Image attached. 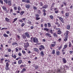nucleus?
Returning a JSON list of instances; mask_svg holds the SVG:
<instances>
[{
	"label": "nucleus",
	"instance_id": "nucleus-1",
	"mask_svg": "<svg viewBox=\"0 0 73 73\" xmlns=\"http://www.w3.org/2000/svg\"><path fill=\"white\" fill-rule=\"evenodd\" d=\"M68 34H69V31H66V33L64 34V35L66 36L65 37V38L64 39V41H66L68 40Z\"/></svg>",
	"mask_w": 73,
	"mask_h": 73
},
{
	"label": "nucleus",
	"instance_id": "nucleus-2",
	"mask_svg": "<svg viewBox=\"0 0 73 73\" xmlns=\"http://www.w3.org/2000/svg\"><path fill=\"white\" fill-rule=\"evenodd\" d=\"M33 41L34 42H36V43H38V39H37L36 38H33Z\"/></svg>",
	"mask_w": 73,
	"mask_h": 73
},
{
	"label": "nucleus",
	"instance_id": "nucleus-3",
	"mask_svg": "<svg viewBox=\"0 0 73 73\" xmlns=\"http://www.w3.org/2000/svg\"><path fill=\"white\" fill-rule=\"evenodd\" d=\"M48 7V5H44L42 7V9H46Z\"/></svg>",
	"mask_w": 73,
	"mask_h": 73
},
{
	"label": "nucleus",
	"instance_id": "nucleus-4",
	"mask_svg": "<svg viewBox=\"0 0 73 73\" xmlns=\"http://www.w3.org/2000/svg\"><path fill=\"white\" fill-rule=\"evenodd\" d=\"M25 35L27 38H30V35H29V33H28V32L26 33H25Z\"/></svg>",
	"mask_w": 73,
	"mask_h": 73
},
{
	"label": "nucleus",
	"instance_id": "nucleus-5",
	"mask_svg": "<svg viewBox=\"0 0 73 73\" xmlns=\"http://www.w3.org/2000/svg\"><path fill=\"white\" fill-rule=\"evenodd\" d=\"M46 35L48 36V37H52V36H51V34L48 33H46Z\"/></svg>",
	"mask_w": 73,
	"mask_h": 73
},
{
	"label": "nucleus",
	"instance_id": "nucleus-6",
	"mask_svg": "<svg viewBox=\"0 0 73 73\" xmlns=\"http://www.w3.org/2000/svg\"><path fill=\"white\" fill-rule=\"evenodd\" d=\"M60 20L63 23H64V19L63 18H62V17H60L59 18Z\"/></svg>",
	"mask_w": 73,
	"mask_h": 73
},
{
	"label": "nucleus",
	"instance_id": "nucleus-7",
	"mask_svg": "<svg viewBox=\"0 0 73 73\" xmlns=\"http://www.w3.org/2000/svg\"><path fill=\"white\" fill-rule=\"evenodd\" d=\"M25 6L26 8H28V9H29V8H30V5H26Z\"/></svg>",
	"mask_w": 73,
	"mask_h": 73
},
{
	"label": "nucleus",
	"instance_id": "nucleus-8",
	"mask_svg": "<svg viewBox=\"0 0 73 73\" xmlns=\"http://www.w3.org/2000/svg\"><path fill=\"white\" fill-rule=\"evenodd\" d=\"M62 60L63 62L64 63V64H66V60H65V58H63Z\"/></svg>",
	"mask_w": 73,
	"mask_h": 73
},
{
	"label": "nucleus",
	"instance_id": "nucleus-9",
	"mask_svg": "<svg viewBox=\"0 0 73 73\" xmlns=\"http://www.w3.org/2000/svg\"><path fill=\"white\" fill-rule=\"evenodd\" d=\"M7 3H8V5L10 6H11V5H12V4H11V1H9Z\"/></svg>",
	"mask_w": 73,
	"mask_h": 73
},
{
	"label": "nucleus",
	"instance_id": "nucleus-10",
	"mask_svg": "<svg viewBox=\"0 0 73 73\" xmlns=\"http://www.w3.org/2000/svg\"><path fill=\"white\" fill-rule=\"evenodd\" d=\"M29 43H28V42H27V45L26 46H25V48H28V46H29Z\"/></svg>",
	"mask_w": 73,
	"mask_h": 73
},
{
	"label": "nucleus",
	"instance_id": "nucleus-11",
	"mask_svg": "<svg viewBox=\"0 0 73 73\" xmlns=\"http://www.w3.org/2000/svg\"><path fill=\"white\" fill-rule=\"evenodd\" d=\"M34 51H35V52H38V49L36 48H34Z\"/></svg>",
	"mask_w": 73,
	"mask_h": 73
},
{
	"label": "nucleus",
	"instance_id": "nucleus-12",
	"mask_svg": "<svg viewBox=\"0 0 73 73\" xmlns=\"http://www.w3.org/2000/svg\"><path fill=\"white\" fill-rule=\"evenodd\" d=\"M3 36H4V37H9V36L8 35L6 34L5 33L3 34Z\"/></svg>",
	"mask_w": 73,
	"mask_h": 73
},
{
	"label": "nucleus",
	"instance_id": "nucleus-13",
	"mask_svg": "<svg viewBox=\"0 0 73 73\" xmlns=\"http://www.w3.org/2000/svg\"><path fill=\"white\" fill-rule=\"evenodd\" d=\"M69 13H66L65 15L66 17H69Z\"/></svg>",
	"mask_w": 73,
	"mask_h": 73
},
{
	"label": "nucleus",
	"instance_id": "nucleus-14",
	"mask_svg": "<svg viewBox=\"0 0 73 73\" xmlns=\"http://www.w3.org/2000/svg\"><path fill=\"white\" fill-rule=\"evenodd\" d=\"M57 33L58 35H60V34H61V30H60L58 31Z\"/></svg>",
	"mask_w": 73,
	"mask_h": 73
},
{
	"label": "nucleus",
	"instance_id": "nucleus-15",
	"mask_svg": "<svg viewBox=\"0 0 73 73\" xmlns=\"http://www.w3.org/2000/svg\"><path fill=\"white\" fill-rule=\"evenodd\" d=\"M18 64H21L22 63V60H20L18 62Z\"/></svg>",
	"mask_w": 73,
	"mask_h": 73
},
{
	"label": "nucleus",
	"instance_id": "nucleus-16",
	"mask_svg": "<svg viewBox=\"0 0 73 73\" xmlns=\"http://www.w3.org/2000/svg\"><path fill=\"white\" fill-rule=\"evenodd\" d=\"M5 20L7 22H9V19L8 18H5Z\"/></svg>",
	"mask_w": 73,
	"mask_h": 73
},
{
	"label": "nucleus",
	"instance_id": "nucleus-17",
	"mask_svg": "<svg viewBox=\"0 0 73 73\" xmlns=\"http://www.w3.org/2000/svg\"><path fill=\"white\" fill-rule=\"evenodd\" d=\"M40 54L42 57H43V56H44V52H43V51H42L40 52Z\"/></svg>",
	"mask_w": 73,
	"mask_h": 73
},
{
	"label": "nucleus",
	"instance_id": "nucleus-18",
	"mask_svg": "<svg viewBox=\"0 0 73 73\" xmlns=\"http://www.w3.org/2000/svg\"><path fill=\"white\" fill-rule=\"evenodd\" d=\"M3 10L5 11H7V8H6V7H5V6H3Z\"/></svg>",
	"mask_w": 73,
	"mask_h": 73
},
{
	"label": "nucleus",
	"instance_id": "nucleus-19",
	"mask_svg": "<svg viewBox=\"0 0 73 73\" xmlns=\"http://www.w3.org/2000/svg\"><path fill=\"white\" fill-rule=\"evenodd\" d=\"M22 38H23V39H25L26 38V36H25L24 34L23 35H22Z\"/></svg>",
	"mask_w": 73,
	"mask_h": 73
},
{
	"label": "nucleus",
	"instance_id": "nucleus-20",
	"mask_svg": "<svg viewBox=\"0 0 73 73\" xmlns=\"http://www.w3.org/2000/svg\"><path fill=\"white\" fill-rule=\"evenodd\" d=\"M25 13V12L24 11H22L21 12V13H20V15L21 16H22L23 15V13Z\"/></svg>",
	"mask_w": 73,
	"mask_h": 73
},
{
	"label": "nucleus",
	"instance_id": "nucleus-21",
	"mask_svg": "<svg viewBox=\"0 0 73 73\" xmlns=\"http://www.w3.org/2000/svg\"><path fill=\"white\" fill-rule=\"evenodd\" d=\"M56 54L57 56H59V55H60V52H59V51H56Z\"/></svg>",
	"mask_w": 73,
	"mask_h": 73
},
{
	"label": "nucleus",
	"instance_id": "nucleus-22",
	"mask_svg": "<svg viewBox=\"0 0 73 73\" xmlns=\"http://www.w3.org/2000/svg\"><path fill=\"white\" fill-rule=\"evenodd\" d=\"M70 26L69 25H67V29H70Z\"/></svg>",
	"mask_w": 73,
	"mask_h": 73
},
{
	"label": "nucleus",
	"instance_id": "nucleus-23",
	"mask_svg": "<svg viewBox=\"0 0 73 73\" xmlns=\"http://www.w3.org/2000/svg\"><path fill=\"white\" fill-rule=\"evenodd\" d=\"M54 36L55 37H57V35L56 34V33H54L53 34Z\"/></svg>",
	"mask_w": 73,
	"mask_h": 73
},
{
	"label": "nucleus",
	"instance_id": "nucleus-24",
	"mask_svg": "<svg viewBox=\"0 0 73 73\" xmlns=\"http://www.w3.org/2000/svg\"><path fill=\"white\" fill-rule=\"evenodd\" d=\"M14 21L13 22V23H15L16 21H17V18H16L15 19H14Z\"/></svg>",
	"mask_w": 73,
	"mask_h": 73
},
{
	"label": "nucleus",
	"instance_id": "nucleus-25",
	"mask_svg": "<svg viewBox=\"0 0 73 73\" xmlns=\"http://www.w3.org/2000/svg\"><path fill=\"white\" fill-rule=\"evenodd\" d=\"M47 24L48 25V27L49 28V27H50V26H51V25L50 24V23H48Z\"/></svg>",
	"mask_w": 73,
	"mask_h": 73
},
{
	"label": "nucleus",
	"instance_id": "nucleus-26",
	"mask_svg": "<svg viewBox=\"0 0 73 73\" xmlns=\"http://www.w3.org/2000/svg\"><path fill=\"white\" fill-rule=\"evenodd\" d=\"M40 47H41L43 49H45V47L44 46L42 45H41L40 46Z\"/></svg>",
	"mask_w": 73,
	"mask_h": 73
},
{
	"label": "nucleus",
	"instance_id": "nucleus-27",
	"mask_svg": "<svg viewBox=\"0 0 73 73\" xmlns=\"http://www.w3.org/2000/svg\"><path fill=\"white\" fill-rule=\"evenodd\" d=\"M16 44H17V43H16V42H13L12 43V45H15Z\"/></svg>",
	"mask_w": 73,
	"mask_h": 73
},
{
	"label": "nucleus",
	"instance_id": "nucleus-28",
	"mask_svg": "<svg viewBox=\"0 0 73 73\" xmlns=\"http://www.w3.org/2000/svg\"><path fill=\"white\" fill-rule=\"evenodd\" d=\"M27 23H28V24L30 25L31 24V22L29 20H28L27 22Z\"/></svg>",
	"mask_w": 73,
	"mask_h": 73
},
{
	"label": "nucleus",
	"instance_id": "nucleus-29",
	"mask_svg": "<svg viewBox=\"0 0 73 73\" xmlns=\"http://www.w3.org/2000/svg\"><path fill=\"white\" fill-rule=\"evenodd\" d=\"M50 17L51 19H53V16L52 15L50 16Z\"/></svg>",
	"mask_w": 73,
	"mask_h": 73
},
{
	"label": "nucleus",
	"instance_id": "nucleus-30",
	"mask_svg": "<svg viewBox=\"0 0 73 73\" xmlns=\"http://www.w3.org/2000/svg\"><path fill=\"white\" fill-rule=\"evenodd\" d=\"M44 31H49V29L47 28H44Z\"/></svg>",
	"mask_w": 73,
	"mask_h": 73
},
{
	"label": "nucleus",
	"instance_id": "nucleus-31",
	"mask_svg": "<svg viewBox=\"0 0 73 73\" xmlns=\"http://www.w3.org/2000/svg\"><path fill=\"white\" fill-rule=\"evenodd\" d=\"M55 46V44H52L51 45V46L52 47H54Z\"/></svg>",
	"mask_w": 73,
	"mask_h": 73
},
{
	"label": "nucleus",
	"instance_id": "nucleus-32",
	"mask_svg": "<svg viewBox=\"0 0 73 73\" xmlns=\"http://www.w3.org/2000/svg\"><path fill=\"white\" fill-rule=\"evenodd\" d=\"M9 63L8 62H7L6 63V67H8L9 66V64H8Z\"/></svg>",
	"mask_w": 73,
	"mask_h": 73
},
{
	"label": "nucleus",
	"instance_id": "nucleus-33",
	"mask_svg": "<svg viewBox=\"0 0 73 73\" xmlns=\"http://www.w3.org/2000/svg\"><path fill=\"white\" fill-rule=\"evenodd\" d=\"M24 25H25V23H22L21 25V27H24Z\"/></svg>",
	"mask_w": 73,
	"mask_h": 73
},
{
	"label": "nucleus",
	"instance_id": "nucleus-34",
	"mask_svg": "<svg viewBox=\"0 0 73 73\" xmlns=\"http://www.w3.org/2000/svg\"><path fill=\"white\" fill-rule=\"evenodd\" d=\"M31 40H30V41H31V42H32V41H33V37H31Z\"/></svg>",
	"mask_w": 73,
	"mask_h": 73
},
{
	"label": "nucleus",
	"instance_id": "nucleus-35",
	"mask_svg": "<svg viewBox=\"0 0 73 73\" xmlns=\"http://www.w3.org/2000/svg\"><path fill=\"white\" fill-rule=\"evenodd\" d=\"M17 38H18V39H20V36L17 35Z\"/></svg>",
	"mask_w": 73,
	"mask_h": 73
},
{
	"label": "nucleus",
	"instance_id": "nucleus-36",
	"mask_svg": "<svg viewBox=\"0 0 73 73\" xmlns=\"http://www.w3.org/2000/svg\"><path fill=\"white\" fill-rule=\"evenodd\" d=\"M5 69L6 70H9V68H8V67H5Z\"/></svg>",
	"mask_w": 73,
	"mask_h": 73
},
{
	"label": "nucleus",
	"instance_id": "nucleus-37",
	"mask_svg": "<svg viewBox=\"0 0 73 73\" xmlns=\"http://www.w3.org/2000/svg\"><path fill=\"white\" fill-rule=\"evenodd\" d=\"M36 20H40V18L36 17Z\"/></svg>",
	"mask_w": 73,
	"mask_h": 73
},
{
	"label": "nucleus",
	"instance_id": "nucleus-38",
	"mask_svg": "<svg viewBox=\"0 0 73 73\" xmlns=\"http://www.w3.org/2000/svg\"><path fill=\"white\" fill-rule=\"evenodd\" d=\"M26 3H30V1L29 0H27L26 1Z\"/></svg>",
	"mask_w": 73,
	"mask_h": 73
},
{
	"label": "nucleus",
	"instance_id": "nucleus-39",
	"mask_svg": "<svg viewBox=\"0 0 73 73\" xmlns=\"http://www.w3.org/2000/svg\"><path fill=\"white\" fill-rule=\"evenodd\" d=\"M35 69H37L38 68V66H36L35 67Z\"/></svg>",
	"mask_w": 73,
	"mask_h": 73
},
{
	"label": "nucleus",
	"instance_id": "nucleus-40",
	"mask_svg": "<svg viewBox=\"0 0 73 73\" xmlns=\"http://www.w3.org/2000/svg\"><path fill=\"white\" fill-rule=\"evenodd\" d=\"M72 44H71V43L70 42H69V47H70L71 46V45Z\"/></svg>",
	"mask_w": 73,
	"mask_h": 73
},
{
	"label": "nucleus",
	"instance_id": "nucleus-41",
	"mask_svg": "<svg viewBox=\"0 0 73 73\" xmlns=\"http://www.w3.org/2000/svg\"><path fill=\"white\" fill-rule=\"evenodd\" d=\"M18 11H20V10L21 9L20 8V6H18Z\"/></svg>",
	"mask_w": 73,
	"mask_h": 73
},
{
	"label": "nucleus",
	"instance_id": "nucleus-42",
	"mask_svg": "<svg viewBox=\"0 0 73 73\" xmlns=\"http://www.w3.org/2000/svg\"><path fill=\"white\" fill-rule=\"evenodd\" d=\"M8 52H11V49L10 48H9L8 50Z\"/></svg>",
	"mask_w": 73,
	"mask_h": 73
},
{
	"label": "nucleus",
	"instance_id": "nucleus-43",
	"mask_svg": "<svg viewBox=\"0 0 73 73\" xmlns=\"http://www.w3.org/2000/svg\"><path fill=\"white\" fill-rule=\"evenodd\" d=\"M15 50L16 52H19V50H18V49H17V48H16L15 49Z\"/></svg>",
	"mask_w": 73,
	"mask_h": 73
},
{
	"label": "nucleus",
	"instance_id": "nucleus-44",
	"mask_svg": "<svg viewBox=\"0 0 73 73\" xmlns=\"http://www.w3.org/2000/svg\"><path fill=\"white\" fill-rule=\"evenodd\" d=\"M56 31H58L60 30V29L58 28H56Z\"/></svg>",
	"mask_w": 73,
	"mask_h": 73
},
{
	"label": "nucleus",
	"instance_id": "nucleus-45",
	"mask_svg": "<svg viewBox=\"0 0 73 73\" xmlns=\"http://www.w3.org/2000/svg\"><path fill=\"white\" fill-rule=\"evenodd\" d=\"M0 2L1 3V4H3V2L2 0H0Z\"/></svg>",
	"mask_w": 73,
	"mask_h": 73
},
{
	"label": "nucleus",
	"instance_id": "nucleus-46",
	"mask_svg": "<svg viewBox=\"0 0 73 73\" xmlns=\"http://www.w3.org/2000/svg\"><path fill=\"white\" fill-rule=\"evenodd\" d=\"M53 28L54 29H56L57 28H56V26L55 25L53 26Z\"/></svg>",
	"mask_w": 73,
	"mask_h": 73
},
{
	"label": "nucleus",
	"instance_id": "nucleus-47",
	"mask_svg": "<svg viewBox=\"0 0 73 73\" xmlns=\"http://www.w3.org/2000/svg\"><path fill=\"white\" fill-rule=\"evenodd\" d=\"M22 52L23 53V54H25V51L24 50H23Z\"/></svg>",
	"mask_w": 73,
	"mask_h": 73
},
{
	"label": "nucleus",
	"instance_id": "nucleus-48",
	"mask_svg": "<svg viewBox=\"0 0 73 73\" xmlns=\"http://www.w3.org/2000/svg\"><path fill=\"white\" fill-rule=\"evenodd\" d=\"M40 6H42L43 5V4L42 2H40Z\"/></svg>",
	"mask_w": 73,
	"mask_h": 73
},
{
	"label": "nucleus",
	"instance_id": "nucleus-49",
	"mask_svg": "<svg viewBox=\"0 0 73 73\" xmlns=\"http://www.w3.org/2000/svg\"><path fill=\"white\" fill-rule=\"evenodd\" d=\"M16 57H17V56H16V55H15L13 56V58H16Z\"/></svg>",
	"mask_w": 73,
	"mask_h": 73
},
{
	"label": "nucleus",
	"instance_id": "nucleus-50",
	"mask_svg": "<svg viewBox=\"0 0 73 73\" xmlns=\"http://www.w3.org/2000/svg\"><path fill=\"white\" fill-rule=\"evenodd\" d=\"M21 53H19V54H18V55L19 56H21Z\"/></svg>",
	"mask_w": 73,
	"mask_h": 73
},
{
	"label": "nucleus",
	"instance_id": "nucleus-51",
	"mask_svg": "<svg viewBox=\"0 0 73 73\" xmlns=\"http://www.w3.org/2000/svg\"><path fill=\"white\" fill-rule=\"evenodd\" d=\"M67 46H68V44H66L64 46V47H65L66 48H67Z\"/></svg>",
	"mask_w": 73,
	"mask_h": 73
},
{
	"label": "nucleus",
	"instance_id": "nucleus-52",
	"mask_svg": "<svg viewBox=\"0 0 73 73\" xmlns=\"http://www.w3.org/2000/svg\"><path fill=\"white\" fill-rule=\"evenodd\" d=\"M52 53L53 54H54V53H55V50H52Z\"/></svg>",
	"mask_w": 73,
	"mask_h": 73
},
{
	"label": "nucleus",
	"instance_id": "nucleus-53",
	"mask_svg": "<svg viewBox=\"0 0 73 73\" xmlns=\"http://www.w3.org/2000/svg\"><path fill=\"white\" fill-rule=\"evenodd\" d=\"M63 4L65 5V6H66V2H64L63 3Z\"/></svg>",
	"mask_w": 73,
	"mask_h": 73
},
{
	"label": "nucleus",
	"instance_id": "nucleus-54",
	"mask_svg": "<svg viewBox=\"0 0 73 73\" xmlns=\"http://www.w3.org/2000/svg\"><path fill=\"white\" fill-rule=\"evenodd\" d=\"M50 33H51V34H53V31H52V30H51L50 31Z\"/></svg>",
	"mask_w": 73,
	"mask_h": 73
},
{
	"label": "nucleus",
	"instance_id": "nucleus-55",
	"mask_svg": "<svg viewBox=\"0 0 73 73\" xmlns=\"http://www.w3.org/2000/svg\"><path fill=\"white\" fill-rule=\"evenodd\" d=\"M33 9H37V7H33Z\"/></svg>",
	"mask_w": 73,
	"mask_h": 73
},
{
	"label": "nucleus",
	"instance_id": "nucleus-56",
	"mask_svg": "<svg viewBox=\"0 0 73 73\" xmlns=\"http://www.w3.org/2000/svg\"><path fill=\"white\" fill-rule=\"evenodd\" d=\"M44 26L45 27H47V24H46V23L44 25Z\"/></svg>",
	"mask_w": 73,
	"mask_h": 73
},
{
	"label": "nucleus",
	"instance_id": "nucleus-57",
	"mask_svg": "<svg viewBox=\"0 0 73 73\" xmlns=\"http://www.w3.org/2000/svg\"><path fill=\"white\" fill-rule=\"evenodd\" d=\"M14 9L15 10V11H16V10H17V7H15L14 8Z\"/></svg>",
	"mask_w": 73,
	"mask_h": 73
},
{
	"label": "nucleus",
	"instance_id": "nucleus-58",
	"mask_svg": "<svg viewBox=\"0 0 73 73\" xmlns=\"http://www.w3.org/2000/svg\"><path fill=\"white\" fill-rule=\"evenodd\" d=\"M61 48H62V46H60L58 48V50H60V49H61Z\"/></svg>",
	"mask_w": 73,
	"mask_h": 73
},
{
	"label": "nucleus",
	"instance_id": "nucleus-59",
	"mask_svg": "<svg viewBox=\"0 0 73 73\" xmlns=\"http://www.w3.org/2000/svg\"><path fill=\"white\" fill-rule=\"evenodd\" d=\"M33 28H34V27H33V26H31V29H33Z\"/></svg>",
	"mask_w": 73,
	"mask_h": 73
},
{
	"label": "nucleus",
	"instance_id": "nucleus-60",
	"mask_svg": "<svg viewBox=\"0 0 73 73\" xmlns=\"http://www.w3.org/2000/svg\"><path fill=\"white\" fill-rule=\"evenodd\" d=\"M23 71H26V69L25 68H23Z\"/></svg>",
	"mask_w": 73,
	"mask_h": 73
},
{
	"label": "nucleus",
	"instance_id": "nucleus-61",
	"mask_svg": "<svg viewBox=\"0 0 73 73\" xmlns=\"http://www.w3.org/2000/svg\"><path fill=\"white\" fill-rule=\"evenodd\" d=\"M26 0H22L23 2H25V3H26Z\"/></svg>",
	"mask_w": 73,
	"mask_h": 73
},
{
	"label": "nucleus",
	"instance_id": "nucleus-62",
	"mask_svg": "<svg viewBox=\"0 0 73 73\" xmlns=\"http://www.w3.org/2000/svg\"><path fill=\"white\" fill-rule=\"evenodd\" d=\"M70 54H72V53H73V51H70Z\"/></svg>",
	"mask_w": 73,
	"mask_h": 73
},
{
	"label": "nucleus",
	"instance_id": "nucleus-63",
	"mask_svg": "<svg viewBox=\"0 0 73 73\" xmlns=\"http://www.w3.org/2000/svg\"><path fill=\"white\" fill-rule=\"evenodd\" d=\"M5 56L6 57H8V55L6 54L5 55Z\"/></svg>",
	"mask_w": 73,
	"mask_h": 73
},
{
	"label": "nucleus",
	"instance_id": "nucleus-64",
	"mask_svg": "<svg viewBox=\"0 0 73 73\" xmlns=\"http://www.w3.org/2000/svg\"><path fill=\"white\" fill-rule=\"evenodd\" d=\"M36 17H39V15L38 14H36Z\"/></svg>",
	"mask_w": 73,
	"mask_h": 73
}]
</instances>
